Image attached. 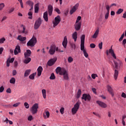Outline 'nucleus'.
<instances>
[{
	"label": "nucleus",
	"mask_w": 126,
	"mask_h": 126,
	"mask_svg": "<svg viewBox=\"0 0 126 126\" xmlns=\"http://www.w3.org/2000/svg\"><path fill=\"white\" fill-rule=\"evenodd\" d=\"M80 104H81V102L78 101L74 105L73 108L71 109V113L72 115H75V114L77 113V111L79 109V107H80Z\"/></svg>",
	"instance_id": "obj_1"
},
{
	"label": "nucleus",
	"mask_w": 126,
	"mask_h": 126,
	"mask_svg": "<svg viewBox=\"0 0 126 126\" xmlns=\"http://www.w3.org/2000/svg\"><path fill=\"white\" fill-rule=\"evenodd\" d=\"M37 43V38L35 36H33L27 43L28 47H34Z\"/></svg>",
	"instance_id": "obj_2"
},
{
	"label": "nucleus",
	"mask_w": 126,
	"mask_h": 126,
	"mask_svg": "<svg viewBox=\"0 0 126 126\" xmlns=\"http://www.w3.org/2000/svg\"><path fill=\"white\" fill-rule=\"evenodd\" d=\"M38 109H39V104L38 103L34 104L31 109V112L33 115L37 114L38 112Z\"/></svg>",
	"instance_id": "obj_3"
},
{
	"label": "nucleus",
	"mask_w": 126,
	"mask_h": 126,
	"mask_svg": "<svg viewBox=\"0 0 126 126\" xmlns=\"http://www.w3.org/2000/svg\"><path fill=\"white\" fill-rule=\"evenodd\" d=\"M58 51H59V47H57L56 45H52L50 46V48L49 51V53L50 55H55V53H56Z\"/></svg>",
	"instance_id": "obj_4"
},
{
	"label": "nucleus",
	"mask_w": 126,
	"mask_h": 126,
	"mask_svg": "<svg viewBox=\"0 0 126 126\" xmlns=\"http://www.w3.org/2000/svg\"><path fill=\"white\" fill-rule=\"evenodd\" d=\"M85 41V35L83 34L81 37V44H80L81 51H82L83 52H84V51H86L85 49H84Z\"/></svg>",
	"instance_id": "obj_5"
},
{
	"label": "nucleus",
	"mask_w": 126,
	"mask_h": 126,
	"mask_svg": "<svg viewBox=\"0 0 126 126\" xmlns=\"http://www.w3.org/2000/svg\"><path fill=\"white\" fill-rule=\"evenodd\" d=\"M61 16H60V15H58L55 18L54 21L53 22L54 28H55L56 26H58V25H59L60 22H61Z\"/></svg>",
	"instance_id": "obj_6"
},
{
	"label": "nucleus",
	"mask_w": 126,
	"mask_h": 126,
	"mask_svg": "<svg viewBox=\"0 0 126 126\" xmlns=\"http://www.w3.org/2000/svg\"><path fill=\"white\" fill-rule=\"evenodd\" d=\"M41 24H42V20H41V18H38V19L35 21L34 25V28L35 30H37L41 26Z\"/></svg>",
	"instance_id": "obj_7"
},
{
	"label": "nucleus",
	"mask_w": 126,
	"mask_h": 126,
	"mask_svg": "<svg viewBox=\"0 0 126 126\" xmlns=\"http://www.w3.org/2000/svg\"><path fill=\"white\" fill-rule=\"evenodd\" d=\"M109 54H111V56L116 60L117 59V57L116 56V54H115V52H114V50H113V48L111 47L110 49H109V50H106V55L107 56H109Z\"/></svg>",
	"instance_id": "obj_8"
},
{
	"label": "nucleus",
	"mask_w": 126,
	"mask_h": 126,
	"mask_svg": "<svg viewBox=\"0 0 126 126\" xmlns=\"http://www.w3.org/2000/svg\"><path fill=\"white\" fill-rule=\"evenodd\" d=\"M82 99L85 101H90L91 100V96L89 94H84L82 95Z\"/></svg>",
	"instance_id": "obj_9"
},
{
	"label": "nucleus",
	"mask_w": 126,
	"mask_h": 126,
	"mask_svg": "<svg viewBox=\"0 0 126 126\" xmlns=\"http://www.w3.org/2000/svg\"><path fill=\"white\" fill-rule=\"evenodd\" d=\"M62 74L61 75L63 76V78L65 80H68V74L67 73V71L66 70H62Z\"/></svg>",
	"instance_id": "obj_10"
},
{
	"label": "nucleus",
	"mask_w": 126,
	"mask_h": 126,
	"mask_svg": "<svg viewBox=\"0 0 126 126\" xmlns=\"http://www.w3.org/2000/svg\"><path fill=\"white\" fill-rule=\"evenodd\" d=\"M57 62V58L51 59L48 61L47 64L49 66H52V65H54L55 64V63Z\"/></svg>",
	"instance_id": "obj_11"
},
{
	"label": "nucleus",
	"mask_w": 126,
	"mask_h": 126,
	"mask_svg": "<svg viewBox=\"0 0 126 126\" xmlns=\"http://www.w3.org/2000/svg\"><path fill=\"white\" fill-rule=\"evenodd\" d=\"M78 6H79V4L77 3L76 4L73 8L70 11V14H72L74 12H75L77 9L78 8Z\"/></svg>",
	"instance_id": "obj_12"
},
{
	"label": "nucleus",
	"mask_w": 126,
	"mask_h": 126,
	"mask_svg": "<svg viewBox=\"0 0 126 126\" xmlns=\"http://www.w3.org/2000/svg\"><path fill=\"white\" fill-rule=\"evenodd\" d=\"M21 52V50L20 49V46L19 45H17L15 47V49L14 50V55H18L19 53Z\"/></svg>",
	"instance_id": "obj_13"
},
{
	"label": "nucleus",
	"mask_w": 126,
	"mask_h": 126,
	"mask_svg": "<svg viewBox=\"0 0 126 126\" xmlns=\"http://www.w3.org/2000/svg\"><path fill=\"white\" fill-rule=\"evenodd\" d=\"M74 26L76 31H79L80 28H81V23H75Z\"/></svg>",
	"instance_id": "obj_14"
},
{
	"label": "nucleus",
	"mask_w": 126,
	"mask_h": 126,
	"mask_svg": "<svg viewBox=\"0 0 126 126\" xmlns=\"http://www.w3.org/2000/svg\"><path fill=\"white\" fill-rule=\"evenodd\" d=\"M48 15L49 16H51L52 14H53V6L52 5H48Z\"/></svg>",
	"instance_id": "obj_15"
},
{
	"label": "nucleus",
	"mask_w": 126,
	"mask_h": 126,
	"mask_svg": "<svg viewBox=\"0 0 126 126\" xmlns=\"http://www.w3.org/2000/svg\"><path fill=\"white\" fill-rule=\"evenodd\" d=\"M96 103L99 105V106H100V107H101V108H107V105L106 104V103L97 100L96 101Z\"/></svg>",
	"instance_id": "obj_16"
},
{
	"label": "nucleus",
	"mask_w": 126,
	"mask_h": 126,
	"mask_svg": "<svg viewBox=\"0 0 126 126\" xmlns=\"http://www.w3.org/2000/svg\"><path fill=\"white\" fill-rule=\"evenodd\" d=\"M63 70H65V69L63 68H62L61 67H58L56 69V73H57V74L59 73L60 75H61L62 73H63V72H62Z\"/></svg>",
	"instance_id": "obj_17"
},
{
	"label": "nucleus",
	"mask_w": 126,
	"mask_h": 126,
	"mask_svg": "<svg viewBox=\"0 0 126 126\" xmlns=\"http://www.w3.org/2000/svg\"><path fill=\"white\" fill-rule=\"evenodd\" d=\"M107 90H108L109 93H110V94H111V95L112 96V97H114V92L113 91V89L112 88V87H110V85H107Z\"/></svg>",
	"instance_id": "obj_18"
},
{
	"label": "nucleus",
	"mask_w": 126,
	"mask_h": 126,
	"mask_svg": "<svg viewBox=\"0 0 126 126\" xmlns=\"http://www.w3.org/2000/svg\"><path fill=\"white\" fill-rule=\"evenodd\" d=\"M62 44L64 49H65V48H66V46L67 45V38H66V36L64 37Z\"/></svg>",
	"instance_id": "obj_19"
},
{
	"label": "nucleus",
	"mask_w": 126,
	"mask_h": 126,
	"mask_svg": "<svg viewBox=\"0 0 126 126\" xmlns=\"http://www.w3.org/2000/svg\"><path fill=\"white\" fill-rule=\"evenodd\" d=\"M42 71H43V67L39 66L37 68V75L38 76H41L42 74Z\"/></svg>",
	"instance_id": "obj_20"
},
{
	"label": "nucleus",
	"mask_w": 126,
	"mask_h": 126,
	"mask_svg": "<svg viewBox=\"0 0 126 126\" xmlns=\"http://www.w3.org/2000/svg\"><path fill=\"white\" fill-rule=\"evenodd\" d=\"M31 50H27L26 52L24 53L25 58H29L31 56Z\"/></svg>",
	"instance_id": "obj_21"
},
{
	"label": "nucleus",
	"mask_w": 126,
	"mask_h": 126,
	"mask_svg": "<svg viewBox=\"0 0 126 126\" xmlns=\"http://www.w3.org/2000/svg\"><path fill=\"white\" fill-rule=\"evenodd\" d=\"M39 5H40V3H37L34 5V12L35 13H38L39 11Z\"/></svg>",
	"instance_id": "obj_22"
},
{
	"label": "nucleus",
	"mask_w": 126,
	"mask_h": 126,
	"mask_svg": "<svg viewBox=\"0 0 126 126\" xmlns=\"http://www.w3.org/2000/svg\"><path fill=\"white\" fill-rule=\"evenodd\" d=\"M72 38L74 40V42H76L77 40V32H75L72 35Z\"/></svg>",
	"instance_id": "obj_23"
},
{
	"label": "nucleus",
	"mask_w": 126,
	"mask_h": 126,
	"mask_svg": "<svg viewBox=\"0 0 126 126\" xmlns=\"http://www.w3.org/2000/svg\"><path fill=\"white\" fill-rule=\"evenodd\" d=\"M17 39L21 42H23L24 41H25V40H26V37H23L21 35H18Z\"/></svg>",
	"instance_id": "obj_24"
},
{
	"label": "nucleus",
	"mask_w": 126,
	"mask_h": 126,
	"mask_svg": "<svg viewBox=\"0 0 126 126\" xmlns=\"http://www.w3.org/2000/svg\"><path fill=\"white\" fill-rule=\"evenodd\" d=\"M43 18L46 22H48V11H46L44 13Z\"/></svg>",
	"instance_id": "obj_25"
},
{
	"label": "nucleus",
	"mask_w": 126,
	"mask_h": 126,
	"mask_svg": "<svg viewBox=\"0 0 126 126\" xmlns=\"http://www.w3.org/2000/svg\"><path fill=\"white\" fill-rule=\"evenodd\" d=\"M98 34H99V30H96L92 36L94 39H96L98 37Z\"/></svg>",
	"instance_id": "obj_26"
},
{
	"label": "nucleus",
	"mask_w": 126,
	"mask_h": 126,
	"mask_svg": "<svg viewBox=\"0 0 126 126\" xmlns=\"http://www.w3.org/2000/svg\"><path fill=\"white\" fill-rule=\"evenodd\" d=\"M21 27H23V31H22V33H23L24 34H27L28 33V32L26 31V28L24 25H21Z\"/></svg>",
	"instance_id": "obj_27"
},
{
	"label": "nucleus",
	"mask_w": 126,
	"mask_h": 126,
	"mask_svg": "<svg viewBox=\"0 0 126 126\" xmlns=\"http://www.w3.org/2000/svg\"><path fill=\"white\" fill-rule=\"evenodd\" d=\"M30 62H31V58L29 57H27L26 58V59L24 60V63L27 64V63H29Z\"/></svg>",
	"instance_id": "obj_28"
},
{
	"label": "nucleus",
	"mask_w": 126,
	"mask_h": 126,
	"mask_svg": "<svg viewBox=\"0 0 126 126\" xmlns=\"http://www.w3.org/2000/svg\"><path fill=\"white\" fill-rule=\"evenodd\" d=\"M114 76L115 80H117L118 79V76H119V71L117 69L115 70Z\"/></svg>",
	"instance_id": "obj_29"
},
{
	"label": "nucleus",
	"mask_w": 126,
	"mask_h": 126,
	"mask_svg": "<svg viewBox=\"0 0 126 126\" xmlns=\"http://www.w3.org/2000/svg\"><path fill=\"white\" fill-rule=\"evenodd\" d=\"M36 74H37V73L34 72L31 75H30L29 76L30 79H32V80H34V79H35V75H36Z\"/></svg>",
	"instance_id": "obj_30"
},
{
	"label": "nucleus",
	"mask_w": 126,
	"mask_h": 126,
	"mask_svg": "<svg viewBox=\"0 0 126 126\" xmlns=\"http://www.w3.org/2000/svg\"><path fill=\"white\" fill-rule=\"evenodd\" d=\"M30 72H31V69H28L26 70L25 74H24V77H27L30 74Z\"/></svg>",
	"instance_id": "obj_31"
},
{
	"label": "nucleus",
	"mask_w": 126,
	"mask_h": 126,
	"mask_svg": "<svg viewBox=\"0 0 126 126\" xmlns=\"http://www.w3.org/2000/svg\"><path fill=\"white\" fill-rule=\"evenodd\" d=\"M42 96L44 99H46V90L43 89L42 90Z\"/></svg>",
	"instance_id": "obj_32"
},
{
	"label": "nucleus",
	"mask_w": 126,
	"mask_h": 126,
	"mask_svg": "<svg viewBox=\"0 0 126 126\" xmlns=\"http://www.w3.org/2000/svg\"><path fill=\"white\" fill-rule=\"evenodd\" d=\"M26 3L27 4H29L30 6H33V5H34V2L31 0H28L27 1Z\"/></svg>",
	"instance_id": "obj_33"
},
{
	"label": "nucleus",
	"mask_w": 126,
	"mask_h": 126,
	"mask_svg": "<svg viewBox=\"0 0 126 126\" xmlns=\"http://www.w3.org/2000/svg\"><path fill=\"white\" fill-rule=\"evenodd\" d=\"M10 83H11V84H15V78L12 77L10 80Z\"/></svg>",
	"instance_id": "obj_34"
},
{
	"label": "nucleus",
	"mask_w": 126,
	"mask_h": 126,
	"mask_svg": "<svg viewBox=\"0 0 126 126\" xmlns=\"http://www.w3.org/2000/svg\"><path fill=\"white\" fill-rule=\"evenodd\" d=\"M5 6V5L4 3H0V10H2L4 7Z\"/></svg>",
	"instance_id": "obj_35"
},
{
	"label": "nucleus",
	"mask_w": 126,
	"mask_h": 126,
	"mask_svg": "<svg viewBox=\"0 0 126 126\" xmlns=\"http://www.w3.org/2000/svg\"><path fill=\"white\" fill-rule=\"evenodd\" d=\"M80 95H81V90H78V92L77 93V98L78 99L79 97H80Z\"/></svg>",
	"instance_id": "obj_36"
},
{
	"label": "nucleus",
	"mask_w": 126,
	"mask_h": 126,
	"mask_svg": "<svg viewBox=\"0 0 126 126\" xmlns=\"http://www.w3.org/2000/svg\"><path fill=\"white\" fill-rule=\"evenodd\" d=\"M28 15H29V19H32V15H33V13H32V12L30 11L28 13Z\"/></svg>",
	"instance_id": "obj_37"
},
{
	"label": "nucleus",
	"mask_w": 126,
	"mask_h": 126,
	"mask_svg": "<svg viewBox=\"0 0 126 126\" xmlns=\"http://www.w3.org/2000/svg\"><path fill=\"white\" fill-rule=\"evenodd\" d=\"M56 79V76H55V74L52 73L50 77V79L54 80Z\"/></svg>",
	"instance_id": "obj_38"
},
{
	"label": "nucleus",
	"mask_w": 126,
	"mask_h": 126,
	"mask_svg": "<svg viewBox=\"0 0 126 126\" xmlns=\"http://www.w3.org/2000/svg\"><path fill=\"white\" fill-rule=\"evenodd\" d=\"M67 61L69 63H72V62H73V58L70 56L68 58Z\"/></svg>",
	"instance_id": "obj_39"
},
{
	"label": "nucleus",
	"mask_w": 126,
	"mask_h": 126,
	"mask_svg": "<svg viewBox=\"0 0 126 126\" xmlns=\"http://www.w3.org/2000/svg\"><path fill=\"white\" fill-rule=\"evenodd\" d=\"M123 11H124V9L120 8L118 10L116 13L117 14H121Z\"/></svg>",
	"instance_id": "obj_40"
},
{
	"label": "nucleus",
	"mask_w": 126,
	"mask_h": 126,
	"mask_svg": "<svg viewBox=\"0 0 126 126\" xmlns=\"http://www.w3.org/2000/svg\"><path fill=\"white\" fill-rule=\"evenodd\" d=\"M124 37H125V33H123L121 36L120 38L119 39V42H122V41H123V39H124Z\"/></svg>",
	"instance_id": "obj_41"
},
{
	"label": "nucleus",
	"mask_w": 126,
	"mask_h": 126,
	"mask_svg": "<svg viewBox=\"0 0 126 126\" xmlns=\"http://www.w3.org/2000/svg\"><path fill=\"white\" fill-rule=\"evenodd\" d=\"M84 57H85V58H88L89 55H88V53H87V52H86V50H84V51H83Z\"/></svg>",
	"instance_id": "obj_42"
},
{
	"label": "nucleus",
	"mask_w": 126,
	"mask_h": 126,
	"mask_svg": "<svg viewBox=\"0 0 126 126\" xmlns=\"http://www.w3.org/2000/svg\"><path fill=\"white\" fill-rule=\"evenodd\" d=\"M71 48H72V49H73V50H75V49L76 48V45L74 43H71Z\"/></svg>",
	"instance_id": "obj_43"
},
{
	"label": "nucleus",
	"mask_w": 126,
	"mask_h": 126,
	"mask_svg": "<svg viewBox=\"0 0 126 126\" xmlns=\"http://www.w3.org/2000/svg\"><path fill=\"white\" fill-rule=\"evenodd\" d=\"M4 41H5V38L2 37L0 39V44H3L4 43Z\"/></svg>",
	"instance_id": "obj_44"
},
{
	"label": "nucleus",
	"mask_w": 126,
	"mask_h": 126,
	"mask_svg": "<svg viewBox=\"0 0 126 126\" xmlns=\"http://www.w3.org/2000/svg\"><path fill=\"white\" fill-rule=\"evenodd\" d=\"M114 63L115 64V68H116V69H118L119 68V63H118V62L116 61H114Z\"/></svg>",
	"instance_id": "obj_45"
},
{
	"label": "nucleus",
	"mask_w": 126,
	"mask_h": 126,
	"mask_svg": "<svg viewBox=\"0 0 126 126\" xmlns=\"http://www.w3.org/2000/svg\"><path fill=\"white\" fill-rule=\"evenodd\" d=\"M80 20H81V16H78L77 18V20L76 21V23H79V21H80Z\"/></svg>",
	"instance_id": "obj_46"
},
{
	"label": "nucleus",
	"mask_w": 126,
	"mask_h": 126,
	"mask_svg": "<svg viewBox=\"0 0 126 126\" xmlns=\"http://www.w3.org/2000/svg\"><path fill=\"white\" fill-rule=\"evenodd\" d=\"M55 11L57 12V13H58V14H61V10H60V9H59V8H56L55 9Z\"/></svg>",
	"instance_id": "obj_47"
},
{
	"label": "nucleus",
	"mask_w": 126,
	"mask_h": 126,
	"mask_svg": "<svg viewBox=\"0 0 126 126\" xmlns=\"http://www.w3.org/2000/svg\"><path fill=\"white\" fill-rule=\"evenodd\" d=\"M92 77L93 79H95L96 77H98V75L96 74H92Z\"/></svg>",
	"instance_id": "obj_48"
},
{
	"label": "nucleus",
	"mask_w": 126,
	"mask_h": 126,
	"mask_svg": "<svg viewBox=\"0 0 126 126\" xmlns=\"http://www.w3.org/2000/svg\"><path fill=\"white\" fill-rule=\"evenodd\" d=\"M103 47V42H100L98 44V47L100 49V50H102V48Z\"/></svg>",
	"instance_id": "obj_49"
},
{
	"label": "nucleus",
	"mask_w": 126,
	"mask_h": 126,
	"mask_svg": "<svg viewBox=\"0 0 126 126\" xmlns=\"http://www.w3.org/2000/svg\"><path fill=\"white\" fill-rule=\"evenodd\" d=\"M24 106L26 109H29V105L28 104V103L25 102Z\"/></svg>",
	"instance_id": "obj_50"
},
{
	"label": "nucleus",
	"mask_w": 126,
	"mask_h": 126,
	"mask_svg": "<svg viewBox=\"0 0 126 126\" xmlns=\"http://www.w3.org/2000/svg\"><path fill=\"white\" fill-rule=\"evenodd\" d=\"M64 111V108L63 107H62L60 109V113L62 114V115H63V112Z\"/></svg>",
	"instance_id": "obj_51"
},
{
	"label": "nucleus",
	"mask_w": 126,
	"mask_h": 126,
	"mask_svg": "<svg viewBox=\"0 0 126 126\" xmlns=\"http://www.w3.org/2000/svg\"><path fill=\"white\" fill-rule=\"evenodd\" d=\"M90 47H91L92 49H94L95 47H96V45L94 43H92L90 44Z\"/></svg>",
	"instance_id": "obj_52"
},
{
	"label": "nucleus",
	"mask_w": 126,
	"mask_h": 126,
	"mask_svg": "<svg viewBox=\"0 0 126 126\" xmlns=\"http://www.w3.org/2000/svg\"><path fill=\"white\" fill-rule=\"evenodd\" d=\"M4 90V88L3 87V86H1L0 87V93H1L2 92H3V91Z\"/></svg>",
	"instance_id": "obj_53"
},
{
	"label": "nucleus",
	"mask_w": 126,
	"mask_h": 126,
	"mask_svg": "<svg viewBox=\"0 0 126 126\" xmlns=\"http://www.w3.org/2000/svg\"><path fill=\"white\" fill-rule=\"evenodd\" d=\"M33 120V116L32 115H30L28 118V121H32Z\"/></svg>",
	"instance_id": "obj_54"
},
{
	"label": "nucleus",
	"mask_w": 126,
	"mask_h": 126,
	"mask_svg": "<svg viewBox=\"0 0 126 126\" xmlns=\"http://www.w3.org/2000/svg\"><path fill=\"white\" fill-rule=\"evenodd\" d=\"M20 105V102H17L13 105V107H18Z\"/></svg>",
	"instance_id": "obj_55"
},
{
	"label": "nucleus",
	"mask_w": 126,
	"mask_h": 126,
	"mask_svg": "<svg viewBox=\"0 0 126 126\" xmlns=\"http://www.w3.org/2000/svg\"><path fill=\"white\" fill-rule=\"evenodd\" d=\"M46 116L47 118H49L50 117V112L49 111H46L45 112Z\"/></svg>",
	"instance_id": "obj_56"
},
{
	"label": "nucleus",
	"mask_w": 126,
	"mask_h": 126,
	"mask_svg": "<svg viewBox=\"0 0 126 126\" xmlns=\"http://www.w3.org/2000/svg\"><path fill=\"white\" fill-rule=\"evenodd\" d=\"M14 63V67H17V65H18V63L17 62V61H15Z\"/></svg>",
	"instance_id": "obj_57"
},
{
	"label": "nucleus",
	"mask_w": 126,
	"mask_h": 126,
	"mask_svg": "<svg viewBox=\"0 0 126 126\" xmlns=\"http://www.w3.org/2000/svg\"><path fill=\"white\" fill-rule=\"evenodd\" d=\"M8 60H9V62H10V63H13V62H14V58H12L11 59H8Z\"/></svg>",
	"instance_id": "obj_58"
},
{
	"label": "nucleus",
	"mask_w": 126,
	"mask_h": 126,
	"mask_svg": "<svg viewBox=\"0 0 126 126\" xmlns=\"http://www.w3.org/2000/svg\"><path fill=\"white\" fill-rule=\"evenodd\" d=\"M17 72H16V70H14L12 72V75L14 76V75H16Z\"/></svg>",
	"instance_id": "obj_59"
},
{
	"label": "nucleus",
	"mask_w": 126,
	"mask_h": 126,
	"mask_svg": "<svg viewBox=\"0 0 126 126\" xmlns=\"http://www.w3.org/2000/svg\"><path fill=\"white\" fill-rule=\"evenodd\" d=\"M6 92L7 93H11V90L10 89V88H8L6 90Z\"/></svg>",
	"instance_id": "obj_60"
},
{
	"label": "nucleus",
	"mask_w": 126,
	"mask_h": 126,
	"mask_svg": "<svg viewBox=\"0 0 126 126\" xmlns=\"http://www.w3.org/2000/svg\"><path fill=\"white\" fill-rule=\"evenodd\" d=\"M108 18H109V14L106 13L105 14V19L107 20Z\"/></svg>",
	"instance_id": "obj_61"
},
{
	"label": "nucleus",
	"mask_w": 126,
	"mask_h": 126,
	"mask_svg": "<svg viewBox=\"0 0 126 126\" xmlns=\"http://www.w3.org/2000/svg\"><path fill=\"white\" fill-rule=\"evenodd\" d=\"M7 19V17L6 16H3L1 20V22H2V21H4V20H6Z\"/></svg>",
	"instance_id": "obj_62"
},
{
	"label": "nucleus",
	"mask_w": 126,
	"mask_h": 126,
	"mask_svg": "<svg viewBox=\"0 0 126 126\" xmlns=\"http://www.w3.org/2000/svg\"><path fill=\"white\" fill-rule=\"evenodd\" d=\"M122 97L123 98H126V94L125 93L122 94Z\"/></svg>",
	"instance_id": "obj_63"
},
{
	"label": "nucleus",
	"mask_w": 126,
	"mask_h": 126,
	"mask_svg": "<svg viewBox=\"0 0 126 126\" xmlns=\"http://www.w3.org/2000/svg\"><path fill=\"white\" fill-rule=\"evenodd\" d=\"M9 63H10V62L9 61V60L8 59L6 62V66H9Z\"/></svg>",
	"instance_id": "obj_64"
}]
</instances>
